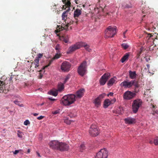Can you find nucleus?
I'll return each instance as SVG.
<instances>
[{"mask_svg":"<svg viewBox=\"0 0 158 158\" xmlns=\"http://www.w3.org/2000/svg\"><path fill=\"white\" fill-rule=\"evenodd\" d=\"M81 14V10L79 9H76L74 12V20L71 21L69 23H68L66 25L64 24H62L61 26L57 25V29L55 30V32L58 33L60 31L63 30L66 31H68L72 29V27L70 26V25L75 24L76 25L79 22H82L83 20L82 19H80L79 17Z\"/></svg>","mask_w":158,"mask_h":158,"instance_id":"1","label":"nucleus"},{"mask_svg":"<svg viewBox=\"0 0 158 158\" xmlns=\"http://www.w3.org/2000/svg\"><path fill=\"white\" fill-rule=\"evenodd\" d=\"M142 101L139 99H137L133 101L132 104V110L134 113H136L142 105Z\"/></svg>","mask_w":158,"mask_h":158,"instance_id":"5","label":"nucleus"},{"mask_svg":"<svg viewBox=\"0 0 158 158\" xmlns=\"http://www.w3.org/2000/svg\"><path fill=\"white\" fill-rule=\"evenodd\" d=\"M115 26H110L108 27L105 31V37L106 38L113 37L116 33Z\"/></svg>","mask_w":158,"mask_h":158,"instance_id":"4","label":"nucleus"},{"mask_svg":"<svg viewBox=\"0 0 158 158\" xmlns=\"http://www.w3.org/2000/svg\"><path fill=\"white\" fill-rule=\"evenodd\" d=\"M68 14L67 11H65L62 13V18L63 20H66V19H67Z\"/></svg>","mask_w":158,"mask_h":158,"instance_id":"28","label":"nucleus"},{"mask_svg":"<svg viewBox=\"0 0 158 158\" xmlns=\"http://www.w3.org/2000/svg\"><path fill=\"white\" fill-rule=\"evenodd\" d=\"M80 150L81 151H82L85 148V146L83 144H81L80 146Z\"/></svg>","mask_w":158,"mask_h":158,"instance_id":"38","label":"nucleus"},{"mask_svg":"<svg viewBox=\"0 0 158 158\" xmlns=\"http://www.w3.org/2000/svg\"><path fill=\"white\" fill-rule=\"evenodd\" d=\"M115 80L114 78H111L108 81L107 85L108 86H111L115 82Z\"/></svg>","mask_w":158,"mask_h":158,"instance_id":"24","label":"nucleus"},{"mask_svg":"<svg viewBox=\"0 0 158 158\" xmlns=\"http://www.w3.org/2000/svg\"><path fill=\"white\" fill-rule=\"evenodd\" d=\"M44 118V116H40L38 117H37V119L39 120H40L43 118Z\"/></svg>","mask_w":158,"mask_h":158,"instance_id":"53","label":"nucleus"},{"mask_svg":"<svg viewBox=\"0 0 158 158\" xmlns=\"http://www.w3.org/2000/svg\"><path fill=\"white\" fill-rule=\"evenodd\" d=\"M44 102H43L42 103L40 104H39V105H40V106H42V105H44Z\"/></svg>","mask_w":158,"mask_h":158,"instance_id":"64","label":"nucleus"},{"mask_svg":"<svg viewBox=\"0 0 158 158\" xmlns=\"http://www.w3.org/2000/svg\"><path fill=\"white\" fill-rule=\"evenodd\" d=\"M155 36L152 35V34H148V36L147 37L146 39H148V40H152V42H153L154 41V39H157V37H155Z\"/></svg>","mask_w":158,"mask_h":158,"instance_id":"22","label":"nucleus"},{"mask_svg":"<svg viewBox=\"0 0 158 158\" xmlns=\"http://www.w3.org/2000/svg\"><path fill=\"white\" fill-rule=\"evenodd\" d=\"M64 89V83H60L58 85V89L57 90L59 91H61Z\"/></svg>","mask_w":158,"mask_h":158,"instance_id":"25","label":"nucleus"},{"mask_svg":"<svg viewBox=\"0 0 158 158\" xmlns=\"http://www.w3.org/2000/svg\"><path fill=\"white\" fill-rule=\"evenodd\" d=\"M43 56V54H42L39 53L38 55L36 57V58L39 59L41 58Z\"/></svg>","mask_w":158,"mask_h":158,"instance_id":"44","label":"nucleus"},{"mask_svg":"<svg viewBox=\"0 0 158 158\" xmlns=\"http://www.w3.org/2000/svg\"><path fill=\"white\" fill-rule=\"evenodd\" d=\"M155 113H156L157 114H158V110H156L155 111V112L152 113V114L153 115H154L155 114Z\"/></svg>","mask_w":158,"mask_h":158,"instance_id":"58","label":"nucleus"},{"mask_svg":"<svg viewBox=\"0 0 158 158\" xmlns=\"http://www.w3.org/2000/svg\"><path fill=\"white\" fill-rule=\"evenodd\" d=\"M153 143L155 145H158V137H156L154 139Z\"/></svg>","mask_w":158,"mask_h":158,"instance_id":"35","label":"nucleus"},{"mask_svg":"<svg viewBox=\"0 0 158 158\" xmlns=\"http://www.w3.org/2000/svg\"><path fill=\"white\" fill-rule=\"evenodd\" d=\"M97 157L98 158H107L108 152L106 149H101L97 154Z\"/></svg>","mask_w":158,"mask_h":158,"instance_id":"8","label":"nucleus"},{"mask_svg":"<svg viewBox=\"0 0 158 158\" xmlns=\"http://www.w3.org/2000/svg\"><path fill=\"white\" fill-rule=\"evenodd\" d=\"M15 104L19 106L20 107H23L24 105L23 104H21L20 102L17 100H15L14 101Z\"/></svg>","mask_w":158,"mask_h":158,"instance_id":"32","label":"nucleus"},{"mask_svg":"<svg viewBox=\"0 0 158 158\" xmlns=\"http://www.w3.org/2000/svg\"><path fill=\"white\" fill-rule=\"evenodd\" d=\"M125 123L129 124H133L136 122L135 119L131 117H127L124 119Z\"/></svg>","mask_w":158,"mask_h":158,"instance_id":"16","label":"nucleus"},{"mask_svg":"<svg viewBox=\"0 0 158 158\" xmlns=\"http://www.w3.org/2000/svg\"><path fill=\"white\" fill-rule=\"evenodd\" d=\"M135 95V93L127 91L124 93L123 97L124 99L129 100L132 99Z\"/></svg>","mask_w":158,"mask_h":158,"instance_id":"10","label":"nucleus"},{"mask_svg":"<svg viewBox=\"0 0 158 158\" xmlns=\"http://www.w3.org/2000/svg\"><path fill=\"white\" fill-rule=\"evenodd\" d=\"M89 134L92 136H95L99 134L98 128L95 125H92L90 127L89 130Z\"/></svg>","mask_w":158,"mask_h":158,"instance_id":"7","label":"nucleus"},{"mask_svg":"<svg viewBox=\"0 0 158 158\" xmlns=\"http://www.w3.org/2000/svg\"><path fill=\"white\" fill-rule=\"evenodd\" d=\"M72 122H73V121L69 120L67 118H65L64 120V122L68 124H70Z\"/></svg>","mask_w":158,"mask_h":158,"instance_id":"33","label":"nucleus"},{"mask_svg":"<svg viewBox=\"0 0 158 158\" xmlns=\"http://www.w3.org/2000/svg\"><path fill=\"white\" fill-rule=\"evenodd\" d=\"M145 50V49L143 47H141L140 49V51L139 52L138 54L137 55L138 57L142 53V52Z\"/></svg>","mask_w":158,"mask_h":158,"instance_id":"37","label":"nucleus"},{"mask_svg":"<svg viewBox=\"0 0 158 158\" xmlns=\"http://www.w3.org/2000/svg\"><path fill=\"white\" fill-rule=\"evenodd\" d=\"M81 43H82V47H84L85 49L89 52H90L91 51V49L89 48V45L85 44V43L82 42Z\"/></svg>","mask_w":158,"mask_h":158,"instance_id":"27","label":"nucleus"},{"mask_svg":"<svg viewBox=\"0 0 158 158\" xmlns=\"http://www.w3.org/2000/svg\"><path fill=\"white\" fill-rule=\"evenodd\" d=\"M48 94L54 96H56L58 94V90H56L55 91H50L48 92Z\"/></svg>","mask_w":158,"mask_h":158,"instance_id":"26","label":"nucleus"},{"mask_svg":"<svg viewBox=\"0 0 158 158\" xmlns=\"http://www.w3.org/2000/svg\"><path fill=\"white\" fill-rule=\"evenodd\" d=\"M113 94H114V93H113L110 92L108 94L107 96H112L113 95Z\"/></svg>","mask_w":158,"mask_h":158,"instance_id":"52","label":"nucleus"},{"mask_svg":"<svg viewBox=\"0 0 158 158\" xmlns=\"http://www.w3.org/2000/svg\"><path fill=\"white\" fill-rule=\"evenodd\" d=\"M51 64V62H50L49 63V64L48 65H46V66H45L44 67H43L42 69L41 70H40L39 71V72H42L43 71V70H44L46 68H47L48 66H49Z\"/></svg>","mask_w":158,"mask_h":158,"instance_id":"39","label":"nucleus"},{"mask_svg":"<svg viewBox=\"0 0 158 158\" xmlns=\"http://www.w3.org/2000/svg\"><path fill=\"white\" fill-rule=\"evenodd\" d=\"M59 113V111H56L52 112V114H56Z\"/></svg>","mask_w":158,"mask_h":158,"instance_id":"57","label":"nucleus"},{"mask_svg":"<svg viewBox=\"0 0 158 158\" xmlns=\"http://www.w3.org/2000/svg\"><path fill=\"white\" fill-rule=\"evenodd\" d=\"M8 79L9 80L10 83L12 81V78L11 77H8V78H6V79L5 80L4 82L0 81V90H4L5 88V84L6 83L8 84L6 81Z\"/></svg>","mask_w":158,"mask_h":158,"instance_id":"14","label":"nucleus"},{"mask_svg":"<svg viewBox=\"0 0 158 158\" xmlns=\"http://www.w3.org/2000/svg\"><path fill=\"white\" fill-rule=\"evenodd\" d=\"M132 5L131 3L129 2L128 4H126V5H125V7L127 8H131L132 7Z\"/></svg>","mask_w":158,"mask_h":158,"instance_id":"42","label":"nucleus"},{"mask_svg":"<svg viewBox=\"0 0 158 158\" xmlns=\"http://www.w3.org/2000/svg\"><path fill=\"white\" fill-rule=\"evenodd\" d=\"M110 74L109 73H106L102 76L100 80V84L104 85L108 79Z\"/></svg>","mask_w":158,"mask_h":158,"instance_id":"11","label":"nucleus"},{"mask_svg":"<svg viewBox=\"0 0 158 158\" xmlns=\"http://www.w3.org/2000/svg\"><path fill=\"white\" fill-rule=\"evenodd\" d=\"M87 63L86 61H84L78 66L77 72L78 74L81 77L85 75L87 72Z\"/></svg>","mask_w":158,"mask_h":158,"instance_id":"3","label":"nucleus"},{"mask_svg":"<svg viewBox=\"0 0 158 158\" xmlns=\"http://www.w3.org/2000/svg\"><path fill=\"white\" fill-rule=\"evenodd\" d=\"M38 115V113H34V114H33V115L34 116H37Z\"/></svg>","mask_w":158,"mask_h":158,"instance_id":"61","label":"nucleus"},{"mask_svg":"<svg viewBox=\"0 0 158 158\" xmlns=\"http://www.w3.org/2000/svg\"><path fill=\"white\" fill-rule=\"evenodd\" d=\"M71 64L67 61L63 62L61 65L60 69L62 71L64 72H68L70 69Z\"/></svg>","mask_w":158,"mask_h":158,"instance_id":"9","label":"nucleus"},{"mask_svg":"<svg viewBox=\"0 0 158 158\" xmlns=\"http://www.w3.org/2000/svg\"><path fill=\"white\" fill-rule=\"evenodd\" d=\"M122 47L124 49H127L128 47L129 46L126 44L123 43L121 44Z\"/></svg>","mask_w":158,"mask_h":158,"instance_id":"36","label":"nucleus"},{"mask_svg":"<svg viewBox=\"0 0 158 158\" xmlns=\"http://www.w3.org/2000/svg\"><path fill=\"white\" fill-rule=\"evenodd\" d=\"M76 96L75 94H70L65 95L60 100V103L65 106L69 105L75 101Z\"/></svg>","mask_w":158,"mask_h":158,"instance_id":"2","label":"nucleus"},{"mask_svg":"<svg viewBox=\"0 0 158 158\" xmlns=\"http://www.w3.org/2000/svg\"><path fill=\"white\" fill-rule=\"evenodd\" d=\"M19 152V150H15L14 152H13V153L14 154L16 155Z\"/></svg>","mask_w":158,"mask_h":158,"instance_id":"49","label":"nucleus"},{"mask_svg":"<svg viewBox=\"0 0 158 158\" xmlns=\"http://www.w3.org/2000/svg\"><path fill=\"white\" fill-rule=\"evenodd\" d=\"M149 143L150 144H152L153 143H154L153 141H152V140H150L149 141Z\"/></svg>","mask_w":158,"mask_h":158,"instance_id":"59","label":"nucleus"},{"mask_svg":"<svg viewBox=\"0 0 158 158\" xmlns=\"http://www.w3.org/2000/svg\"><path fill=\"white\" fill-rule=\"evenodd\" d=\"M143 7H142V11L143 14L146 13V12L144 10V8H143Z\"/></svg>","mask_w":158,"mask_h":158,"instance_id":"55","label":"nucleus"},{"mask_svg":"<svg viewBox=\"0 0 158 158\" xmlns=\"http://www.w3.org/2000/svg\"><path fill=\"white\" fill-rule=\"evenodd\" d=\"M67 8H68V9L66 11H67V13H68V12L70 10V9L69 6H67Z\"/></svg>","mask_w":158,"mask_h":158,"instance_id":"56","label":"nucleus"},{"mask_svg":"<svg viewBox=\"0 0 158 158\" xmlns=\"http://www.w3.org/2000/svg\"><path fill=\"white\" fill-rule=\"evenodd\" d=\"M62 1L64 3H65V5L67 6H70L71 3L69 1H68L67 2H66V0H62Z\"/></svg>","mask_w":158,"mask_h":158,"instance_id":"31","label":"nucleus"},{"mask_svg":"<svg viewBox=\"0 0 158 158\" xmlns=\"http://www.w3.org/2000/svg\"><path fill=\"white\" fill-rule=\"evenodd\" d=\"M35 64V68H37L38 67H39V63H35L32 62V64Z\"/></svg>","mask_w":158,"mask_h":158,"instance_id":"45","label":"nucleus"},{"mask_svg":"<svg viewBox=\"0 0 158 158\" xmlns=\"http://www.w3.org/2000/svg\"><path fill=\"white\" fill-rule=\"evenodd\" d=\"M60 55H61L60 53L58 54L57 53L55 55L54 57V58L55 59H58L60 57Z\"/></svg>","mask_w":158,"mask_h":158,"instance_id":"40","label":"nucleus"},{"mask_svg":"<svg viewBox=\"0 0 158 158\" xmlns=\"http://www.w3.org/2000/svg\"><path fill=\"white\" fill-rule=\"evenodd\" d=\"M18 136L20 138H22V132L20 131H18V134H17Z\"/></svg>","mask_w":158,"mask_h":158,"instance_id":"41","label":"nucleus"},{"mask_svg":"<svg viewBox=\"0 0 158 158\" xmlns=\"http://www.w3.org/2000/svg\"><path fill=\"white\" fill-rule=\"evenodd\" d=\"M69 116L71 118H72L73 117H75L76 116V114L73 115L72 113H70L69 114Z\"/></svg>","mask_w":158,"mask_h":158,"instance_id":"48","label":"nucleus"},{"mask_svg":"<svg viewBox=\"0 0 158 158\" xmlns=\"http://www.w3.org/2000/svg\"><path fill=\"white\" fill-rule=\"evenodd\" d=\"M106 95V94L105 93H103L99 95L98 98L101 101L102 99Z\"/></svg>","mask_w":158,"mask_h":158,"instance_id":"34","label":"nucleus"},{"mask_svg":"<svg viewBox=\"0 0 158 158\" xmlns=\"http://www.w3.org/2000/svg\"><path fill=\"white\" fill-rule=\"evenodd\" d=\"M29 123V122L28 120H26L24 122V124L25 125H27Z\"/></svg>","mask_w":158,"mask_h":158,"instance_id":"46","label":"nucleus"},{"mask_svg":"<svg viewBox=\"0 0 158 158\" xmlns=\"http://www.w3.org/2000/svg\"><path fill=\"white\" fill-rule=\"evenodd\" d=\"M127 30H126L125 31H124L123 33V35H125L126 33L127 32Z\"/></svg>","mask_w":158,"mask_h":158,"instance_id":"63","label":"nucleus"},{"mask_svg":"<svg viewBox=\"0 0 158 158\" xmlns=\"http://www.w3.org/2000/svg\"><path fill=\"white\" fill-rule=\"evenodd\" d=\"M61 143L59 142L56 140L51 141L49 143L50 147L53 149H59Z\"/></svg>","mask_w":158,"mask_h":158,"instance_id":"13","label":"nucleus"},{"mask_svg":"<svg viewBox=\"0 0 158 158\" xmlns=\"http://www.w3.org/2000/svg\"><path fill=\"white\" fill-rule=\"evenodd\" d=\"M110 103V101L109 99H106L104 101V107L105 108H107Z\"/></svg>","mask_w":158,"mask_h":158,"instance_id":"23","label":"nucleus"},{"mask_svg":"<svg viewBox=\"0 0 158 158\" xmlns=\"http://www.w3.org/2000/svg\"><path fill=\"white\" fill-rule=\"evenodd\" d=\"M69 36L66 35H63L60 37V40L66 43H68L69 42Z\"/></svg>","mask_w":158,"mask_h":158,"instance_id":"18","label":"nucleus"},{"mask_svg":"<svg viewBox=\"0 0 158 158\" xmlns=\"http://www.w3.org/2000/svg\"><path fill=\"white\" fill-rule=\"evenodd\" d=\"M130 77L132 79H135L136 77V74L135 71L132 72L130 71L129 72Z\"/></svg>","mask_w":158,"mask_h":158,"instance_id":"21","label":"nucleus"},{"mask_svg":"<svg viewBox=\"0 0 158 158\" xmlns=\"http://www.w3.org/2000/svg\"><path fill=\"white\" fill-rule=\"evenodd\" d=\"M43 77V75L40 73V75L38 76V78L40 79H41Z\"/></svg>","mask_w":158,"mask_h":158,"instance_id":"51","label":"nucleus"},{"mask_svg":"<svg viewBox=\"0 0 158 158\" xmlns=\"http://www.w3.org/2000/svg\"><path fill=\"white\" fill-rule=\"evenodd\" d=\"M69 78H70V77L69 76H67L66 77L64 80V84L65 83L67 82V81L69 80Z\"/></svg>","mask_w":158,"mask_h":158,"instance_id":"43","label":"nucleus"},{"mask_svg":"<svg viewBox=\"0 0 158 158\" xmlns=\"http://www.w3.org/2000/svg\"><path fill=\"white\" fill-rule=\"evenodd\" d=\"M48 99L50 101H55L56 100V99H54V98H48Z\"/></svg>","mask_w":158,"mask_h":158,"instance_id":"50","label":"nucleus"},{"mask_svg":"<svg viewBox=\"0 0 158 158\" xmlns=\"http://www.w3.org/2000/svg\"><path fill=\"white\" fill-rule=\"evenodd\" d=\"M82 43L81 42H79L72 45L69 48L67 53V54L71 53L82 47Z\"/></svg>","mask_w":158,"mask_h":158,"instance_id":"6","label":"nucleus"},{"mask_svg":"<svg viewBox=\"0 0 158 158\" xmlns=\"http://www.w3.org/2000/svg\"><path fill=\"white\" fill-rule=\"evenodd\" d=\"M55 49L56 50L57 53H60L61 47L59 44H57L55 47Z\"/></svg>","mask_w":158,"mask_h":158,"instance_id":"30","label":"nucleus"},{"mask_svg":"<svg viewBox=\"0 0 158 158\" xmlns=\"http://www.w3.org/2000/svg\"><path fill=\"white\" fill-rule=\"evenodd\" d=\"M129 56V53L128 52L125 54L122 57L121 59V61L122 63L124 62L125 61L127 60Z\"/></svg>","mask_w":158,"mask_h":158,"instance_id":"19","label":"nucleus"},{"mask_svg":"<svg viewBox=\"0 0 158 158\" xmlns=\"http://www.w3.org/2000/svg\"><path fill=\"white\" fill-rule=\"evenodd\" d=\"M151 104L152 106V107L153 108H155V107L156 106L155 105H152V104Z\"/></svg>","mask_w":158,"mask_h":158,"instance_id":"60","label":"nucleus"},{"mask_svg":"<svg viewBox=\"0 0 158 158\" xmlns=\"http://www.w3.org/2000/svg\"><path fill=\"white\" fill-rule=\"evenodd\" d=\"M34 63H39V59L35 58Z\"/></svg>","mask_w":158,"mask_h":158,"instance_id":"47","label":"nucleus"},{"mask_svg":"<svg viewBox=\"0 0 158 158\" xmlns=\"http://www.w3.org/2000/svg\"><path fill=\"white\" fill-rule=\"evenodd\" d=\"M157 48V47L156 45H152L150 46L149 49L150 51H153L156 50Z\"/></svg>","mask_w":158,"mask_h":158,"instance_id":"29","label":"nucleus"},{"mask_svg":"<svg viewBox=\"0 0 158 158\" xmlns=\"http://www.w3.org/2000/svg\"><path fill=\"white\" fill-rule=\"evenodd\" d=\"M74 1H75L76 3L77 4H79L81 2L80 0H74Z\"/></svg>","mask_w":158,"mask_h":158,"instance_id":"54","label":"nucleus"},{"mask_svg":"<svg viewBox=\"0 0 158 158\" xmlns=\"http://www.w3.org/2000/svg\"><path fill=\"white\" fill-rule=\"evenodd\" d=\"M135 87H138V84H135Z\"/></svg>","mask_w":158,"mask_h":158,"instance_id":"62","label":"nucleus"},{"mask_svg":"<svg viewBox=\"0 0 158 158\" xmlns=\"http://www.w3.org/2000/svg\"><path fill=\"white\" fill-rule=\"evenodd\" d=\"M135 81L132 80L130 81H124L121 84V85L125 88H130L134 84Z\"/></svg>","mask_w":158,"mask_h":158,"instance_id":"12","label":"nucleus"},{"mask_svg":"<svg viewBox=\"0 0 158 158\" xmlns=\"http://www.w3.org/2000/svg\"><path fill=\"white\" fill-rule=\"evenodd\" d=\"M101 101L98 97L95 99L94 103L97 107H99L101 105Z\"/></svg>","mask_w":158,"mask_h":158,"instance_id":"20","label":"nucleus"},{"mask_svg":"<svg viewBox=\"0 0 158 158\" xmlns=\"http://www.w3.org/2000/svg\"><path fill=\"white\" fill-rule=\"evenodd\" d=\"M69 149L68 144L64 143H61L59 149L61 151H68Z\"/></svg>","mask_w":158,"mask_h":158,"instance_id":"15","label":"nucleus"},{"mask_svg":"<svg viewBox=\"0 0 158 158\" xmlns=\"http://www.w3.org/2000/svg\"><path fill=\"white\" fill-rule=\"evenodd\" d=\"M85 90L84 89H80L77 91L76 93V98H81L83 95Z\"/></svg>","mask_w":158,"mask_h":158,"instance_id":"17","label":"nucleus"}]
</instances>
